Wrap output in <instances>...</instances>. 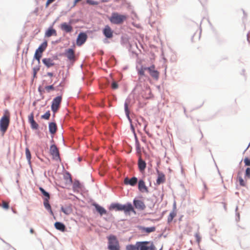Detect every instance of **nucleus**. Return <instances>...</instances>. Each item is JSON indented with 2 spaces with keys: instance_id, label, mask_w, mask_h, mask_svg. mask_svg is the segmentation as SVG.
Listing matches in <instances>:
<instances>
[{
  "instance_id": "f257e3e1",
  "label": "nucleus",
  "mask_w": 250,
  "mask_h": 250,
  "mask_svg": "<svg viewBox=\"0 0 250 250\" xmlns=\"http://www.w3.org/2000/svg\"><path fill=\"white\" fill-rule=\"evenodd\" d=\"M10 123V115L8 112L5 113L0 120V131L2 135L5 133Z\"/></svg>"
},
{
  "instance_id": "f03ea898",
  "label": "nucleus",
  "mask_w": 250,
  "mask_h": 250,
  "mask_svg": "<svg viewBox=\"0 0 250 250\" xmlns=\"http://www.w3.org/2000/svg\"><path fill=\"white\" fill-rule=\"evenodd\" d=\"M126 19V16L118 13H113L109 18L110 22L116 24L122 23Z\"/></svg>"
},
{
  "instance_id": "7ed1b4c3",
  "label": "nucleus",
  "mask_w": 250,
  "mask_h": 250,
  "mask_svg": "<svg viewBox=\"0 0 250 250\" xmlns=\"http://www.w3.org/2000/svg\"><path fill=\"white\" fill-rule=\"evenodd\" d=\"M109 250H120V247L119 242L114 235H110L108 237Z\"/></svg>"
},
{
  "instance_id": "20e7f679",
  "label": "nucleus",
  "mask_w": 250,
  "mask_h": 250,
  "mask_svg": "<svg viewBox=\"0 0 250 250\" xmlns=\"http://www.w3.org/2000/svg\"><path fill=\"white\" fill-rule=\"evenodd\" d=\"M139 250H156L154 245L149 241L140 242Z\"/></svg>"
},
{
  "instance_id": "39448f33",
  "label": "nucleus",
  "mask_w": 250,
  "mask_h": 250,
  "mask_svg": "<svg viewBox=\"0 0 250 250\" xmlns=\"http://www.w3.org/2000/svg\"><path fill=\"white\" fill-rule=\"evenodd\" d=\"M61 101V96H58L53 99L51 105V109L53 112L55 113L58 111L60 107Z\"/></svg>"
},
{
  "instance_id": "423d86ee",
  "label": "nucleus",
  "mask_w": 250,
  "mask_h": 250,
  "mask_svg": "<svg viewBox=\"0 0 250 250\" xmlns=\"http://www.w3.org/2000/svg\"><path fill=\"white\" fill-rule=\"evenodd\" d=\"M147 71L150 75L154 79L157 80L159 77V72L155 69V66L154 64L148 67Z\"/></svg>"
},
{
  "instance_id": "0eeeda50",
  "label": "nucleus",
  "mask_w": 250,
  "mask_h": 250,
  "mask_svg": "<svg viewBox=\"0 0 250 250\" xmlns=\"http://www.w3.org/2000/svg\"><path fill=\"white\" fill-rule=\"evenodd\" d=\"M121 211H123L125 214H129L130 212L136 213V211L130 203H128L125 205H122Z\"/></svg>"
},
{
  "instance_id": "6e6552de",
  "label": "nucleus",
  "mask_w": 250,
  "mask_h": 250,
  "mask_svg": "<svg viewBox=\"0 0 250 250\" xmlns=\"http://www.w3.org/2000/svg\"><path fill=\"white\" fill-rule=\"evenodd\" d=\"M50 153L52 156L53 159L56 160L60 159L59 151L56 145H52L51 146L50 148Z\"/></svg>"
},
{
  "instance_id": "1a4fd4ad",
  "label": "nucleus",
  "mask_w": 250,
  "mask_h": 250,
  "mask_svg": "<svg viewBox=\"0 0 250 250\" xmlns=\"http://www.w3.org/2000/svg\"><path fill=\"white\" fill-rule=\"evenodd\" d=\"M133 205L135 208L139 210H144L146 208V206L145 203L143 201L140 200L136 199H134Z\"/></svg>"
},
{
  "instance_id": "9d476101",
  "label": "nucleus",
  "mask_w": 250,
  "mask_h": 250,
  "mask_svg": "<svg viewBox=\"0 0 250 250\" xmlns=\"http://www.w3.org/2000/svg\"><path fill=\"white\" fill-rule=\"evenodd\" d=\"M87 35L84 33H81L79 34L76 41V43L78 46H81L86 41Z\"/></svg>"
},
{
  "instance_id": "9b49d317",
  "label": "nucleus",
  "mask_w": 250,
  "mask_h": 250,
  "mask_svg": "<svg viewBox=\"0 0 250 250\" xmlns=\"http://www.w3.org/2000/svg\"><path fill=\"white\" fill-rule=\"evenodd\" d=\"M28 121L31 125V127L32 129H37L39 128L38 124L35 122L34 119V114L31 113L28 116Z\"/></svg>"
},
{
  "instance_id": "f8f14e48",
  "label": "nucleus",
  "mask_w": 250,
  "mask_h": 250,
  "mask_svg": "<svg viewBox=\"0 0 250 250\" xmlns=\"http://www.w3.org/2000/svg\"><path fill=\"white\" fill-rule=\"evenodd\" d=\"M113 32L109 25H106L103 29V34L107 38L113 37Z\"/></svg>"
},
{
  "instance_id": "ddd939ff",
  "label": "nucleus",
  "mask_w": 250,
  "mask_h": 250,
  "mask_svg": "<svg viewBox=\"0 0 250 250\" xmlns=\"http://www.w3.org/2000/svg\"><path fill=\"white\" fill-rule=\"evenodd\" d=\"M65 55L69 60L75 61V52L72 49L69 48L66 50L65 52Z\"/></svg>"
},
{
  "instance_id": "4468645a",
  "label": "nucleus",
  "mask_w": 250,
  "mask_h": 250,
  "mask_svg": "<svg viewBox=\"0 0 250 250\" xmlns=\"http://www.w3.org/2000/svg\"><path fill=\"white\" fill-rule=\"evenodd\" d=\"M138 188L139 190L142 192H148V188L146 186L145 182L142 180H140L139 181Z\"/></svg>"
},
{
  "instance_id": "2eb2a0df",
  "label": "nucleus",
  "mask_w": 250,
  "mask_h": 250,
  "mask_svg": "<svg viewBox=\"0 0 250 250\" xmlns=\"http://www.w3.org/2000/svg\"><path fill=\"white\" fill-rule=\"evenodd\" d=\"M61 29L67 33H70L72 31L73 27L70 24L63 22L61 24Z\"/></svg>"
},
{
  "instance_id": "dca6fc26",
  "label": "nucleus",
  "mask_w": 250,
  "mask_h": 250,
  "mask_svg": "<svg viewBox=\"0 0 250 250\" xmlns=\"http://www.w3.org/2000/svg\"><path fill=\"white\" fill-rule=\"evenodd\" d=\"M138 179L136 177H133L130 179L125 178L124 180V183L125 185H130L131 186H134L137 183Z\"/></svg>"
},
{
  "instance_id": "f3484780",
  "label": "nucleus",
  "mask_w": 250,
  "mask_h": 250,
  "mask_svg": "<svg viewBox=\"0 0 250 250\" xmlns=\"http://www.w3.org/2000/svg\"><path fill=\"white\" fill-rule=\"evenodd\" d=\"M157 173L158 178L156 181V183L158 185H160V184L163 183L165 182V175L163 173L161 172L158 170L157 171Z\"/></svg>"
},
{
  "instance_id": "a211bd4d",
  "label": "nucleus",
  "mask_w": 250,
  "mask_h": 250,
  "mask_svg": "<svg viewBox=\"0 0 250 250\" xmlns=\"http://www.w3.org/2000/svg\"><path fill=\"white\" fill-rule=\"evenodd\" d=\"M52 36H57V32L55 29H53L51 27H49L47 29V30H46V31L45 33V36L46 37L49 38Z\"/></svg>"
},
{
  "instance_id": "6ab92c4d",
  "label": "nucleus",
  "mask_w": 250,
  "mask_h": 250,
  "mask_svg": "<svg viewBox=\"0 0 250 250\" xmlns=\"http://www.w3.org/2000/svg\"><path fill=\"white\" fill-rule=\"evenodd\" d=\"M138 167L141 172L144 171L146 167V162L143 161L141 157L138 161Z\"/></svg>"
},
{
  "instance_id": "aec40b11",
  "label": "nucleus",
  "mask_w": 250,
  "mask_h": 250,
  "mask_svg": "<svg viewBox=\"0 0 250 250\" xmlns=\"http://www.w3.org/2000/svg\"><path fill=\"white\" fill-rule=\"evenodd\" d=\"M55 228L61 231L64 232L66 228L65 225L62 223L57 222L54 224Z\"/></svg>"
},
{
  "instance_id": "412c9836",
  "label": "nucleus",
  "mask_w": 250,
  "mask_h": 250,
  "mask_svg": "<svg viewBox=\"0 0 250 250\" xmlns=\"http://www.w3.org/2000/svg\"><path fill=\"white\" fill-rule=\"evenodd\" d=\"M42 62L47 67H50L54 65V62L53 60L50 58H44L42 60Z\"/></svg>"
},
{
  "instance_id": "4be33fe9",
  "label": "nucleus",
  "mask_w": 250,
  "mask_h": 250,
  "mask_svg": "<svg viewBox=\"0 0 250 250\" xmlns=\"http://www.w3.org/2000/svg\"><path fill=\"white\" fill-rule=\"evenodd\" d=\"M96 210L101 215L105 214L106 213V210L98 204H95L93 205Z\"/></svg>"
},
{
  "instance_id": "5701e85b",
  "label": "nucleus",
  "mask_w": 250,
  "mask_h": 250,
  "mask_svg": "<svg viewBox=\"0 0 250 250\" xmlns=\"http://www.w3.org/2000/svg\"><path fill=\"white\" fill-rule=\"evenodd\" d=\"M140 242H137L135 245H128L126 246V250H139Z\"/></svg>"
},
{
  "instance_id": "b1692460",
  "label": "nucleus",
  "mask_w": 250,
  "mask_h": 250,
  "mask_svg": "<svg viewBox=\"0 0 250 250\" xmlns=\"http://www.w3.org/2000/svg\"><path fill=\"white\" fill-rule=\"evenodd\" d=\"M49 199H44V201H43V205H44L45 208L47 210H48L52 215H53V212L51 209V206L49 204Z\"/></svg>"
},
{
  "instance_id": "393cba45",
  "label": "nucleus",
  "mask_w": 250,
  "mask_h": 250,
  "mask_svg": "<svg viewBox=\"0 0 250 250\" xmlns=\"http://www.w3.org/2000/svg\"><path fill=\"white\" fill-rule=\"evenodd\" d=\"M122 204L119 203H113L111 204L109 209H114L116 211H121Z\"/></svg>"
},
{
  "instance_id": "a878e982",
  "label": "nucleus",
  "mask_w": 250,
  "mask_h": 250,
  "mask_svg": "<svg viewBox=\"0 0 250 250\" xmlns=\"http://www.w3.org/2000/svg\"><path fill=\"white\" fill-rule=\"evenodd\" d=\"M49 130L50 133L54 134L57 130V125L55 123L52 122L49 124Z\"/></svg>"
},
{
  "instance_id": "bb28decb",
  "label": "nucleus",
  "mask_w": 250,
  "mask_h": 250,
  "mask_svg": "<svg viewBox=\"0 0 250 250\" xmlns=\"http://www.w3.org/2000/svg\"><path fill=\"white\" fill-rule=\"evenodd\" d=\"M47 46V43L46 42H43L36 50V52L42 54V52L45 50Z\"/></svg>"
},
{
  "instance_id": "cd10ccee",
  "label": "nucleus",
  "mask_w": 250,
  "mask_h": 250,
  "mask_svg": "<svg viewBox=\"0 0 250 250\" xmlns=\"http://www.w3.org/2000/svg\"><path fill=\"white\" fill-rule=\"evenodd\" d=\"M148 67H144L141 66L140 67L137 68L138 74L140 76H145V72L147 70Z\"/></svg>"
},
{
  "instance_id": "c85d7f7f",
  "label": "nucleus",
  "mask_w": 250,
  "mask_h": 250,
  "mask_svg": "<svg viewBox=\"0 0 250 250\" xmlns=\"http://www.w3.org/2000/svg\"><path fill=\"white\" fill-rule=\"evenodd\" d=\"M144 231L147 233H149L152 232H154L156 230V228L155 227H149V228H144L143 229Z\"/></svg>"
},
{
  "instance_id": "c756f323",
  "label": "nucleus",
  "mask_w": 250,
  "mask_h": 250,
  "mask_svg": "<svg viewBox=\"0 0 250 250\" xmlns=\"http://www.w3.org/2000/svg\"><path fill=\"white\" fill-rule=\"evenodd\" d=\"M237 180L239 182L240 186L243 187L245 186L246 183L244 180L243 179L242 176L240 175L239 173L238 174Z\"/></svg>"
},
{
  "instance_id": "7c9ffc66",
  "label": "nucleus",
  "mask_w": 250,
  "mask_h": 250,
  "mask_svg": "<svg viewBox=\"0 0 250 250\" xmlns=\"http://www.w3.org/2000/svg\"><path fill=\"white\" fill-rule=\"evenodd\" d=\"M176 216V213L174 211L170 212L167 218V221L168 223L171 222L173 218Z\"/></svg>"
},
{
  "instance_id": "2f4dec72",
  "label": "nucleus",
  "mask_w": 250,
  "mask_h": 250,
  "mask_svg": "<svg viewBox=\"0 0 250 250\" xmlns=\"http://www.w3.org/2000/svg\"><path fill=\"white\" fill-rule=\"evenodd\" d=\"M0 206L3 209L7 210L9 208V202L2 201L1 204L0 205Z\"/></svg>"
},
{
  "instance_id": "473e14b6",
  "label": "nucleus",
  "mask_w": 250,
  "mask_h": 250,
  "mask_svg": "<svg viewBox=\"0 0 250 250\" xmlns=\"http://www.w3.org/2000/svg\"><path fill=\"white\" fill-rule=\"evenodd\" d=\"M39 189L42 194L46 197L45 199H50L49 194L46 192L42 188L40 187Z\"/></svg>"
},
{
  "instance_id": "72a5a7b5",
  "label": "nucleus",
  "mask_w": 250,
  "mask_h": 250,
  "mask_svg": "<svg viewBox=\"0 0 250 250\" xmlns=\"http://www.w3.org/2000/svg\"><path fill=\"white\" fill-rule=\"evenodd\" d=\"M25 155H26L27 159L28 160V161L29 162H30L31 158V156L30 151L28 148H26V149H25Z\"/></svg>"
},
{
  "instance_id": "f704fd0d",
  "label": "nucleus",
  "mask_w": 250,
  "mask_h": 250,
  "mask_svg": "<svg viewBox=\"0 0 250 250\" xmlns=\"http://www.w3.org/2000/svg\"><path fill=\"white\" fill-rule=\"evenodd\" d=\"M45 89L47 92H49L50 91H53L55 90V88L53 85L46 86L45 87Z\"/></svg>"
},
{
  "instance_id": "c9c22d12",
  "label": "nucleus",
  "mask_w": 250,
  "mask_h": 250,
  "mask_svg": "<svg viewBox=\"0 0 250 250\" xmlns=\"http://www.w3.org/2000/svg\"><path fill=\"white\" fill-rule=\"evenodd\" d=\"M50 116V112L48 111L46 112L44 115L42 116V118L45 120H48L49 119Z\"/></svg>"
},
{
  "instance_id": "e433bc0d",
  "label": "nucleus",
  "mask_w": 250,
  "mask_h": 250,
  "mask_svg": "<svg viewBox=\"0 0 250 250\" xmlns=\"http://www.w3.org/2000/svg\"><path fill=\"white\" fill-rule=\"evenodd\" d=\"M42 54H40V53H38L36 51L34 55V58L39 62L41 58L42 57Z\"/></svg>"
},
{
  "instance_id": "4c0bfd02",
  "label": "nucleus",
  "mask_w": 250,
  "mask_h": 250,
  "mask_svg": "<svg viewBox=\"0 0 250 250\" xmlns=\"http://www.w3.org/2000/svg\"><path fill=\"white\" fill-rule=\"evenodd\" d=\"M245 177L248 178H250V168L248 167L246 170Z\"/></svg>"
},
{
  "instance_id": "58836bf2",
  "label": "nucleus",
  "mask_w": 250,
  "mask_h": 250,
  "mask_svg": "<svg viewBox=\"0 0 250 250\" xmlns=\"http://www.w3.org/2000/svg\"><path fill=\"white\" fill-rule=\"evenodd\" d=\"M128 104L126 102L125 104V113L127 116L129 115V110H128Z\"/></svg>"
},
{
  "instance_id": "ea45409f",
  "label": "nucleus",
  "mask_w": 250,
  "mask_h": 250,
  "mask_svg": "<svg viewBox=\"0 0 250 250\" xmlns=\"http://www.w3.org/2000/svg\"><path fill=\"white\" fill-rule=\"evenodd\" d=\"M244 161L246 166H250V159L249 158H248V157L245 158L244 159Z\"/></svg>"
},
{
  "instance_id": "a19ab883",
  "label": "nucleus",
  "mask_w": 250,
  "mask_h": 250,
  "mask_svg": "<svg viewBox=\"0 0 250 250\" xmlns=\"http://www.w3.org/2000/svg\"><path fill=\"white\" fill-rule=\"evenodd\" d=\"M61 210L65 214L68 215L70 213V210L69 209H65V208H63V207H62L61 208Z\"/></svg>"
},
{
  "instance_id": "79ce46f5",
  "label": "nucleus",
  "mask_w": 250,
  "mask_h": 250,
  "mask_svg": "<svg viewBox=\"0 0 250 250\" xmlns=\"http://www.w3.org/2000/svg\"><path fill=\"white\" fill-rule=\"evenodd\" d=\"M195 238H196V239L197 242L198 243H200V241H201V237H200V236L199 234V233H196V234H195Z\"/></svg>"
},
{
  "instance_id": "37998d69",
  "label": "nucleus",
  "mask_w": 250,
  "mask_h": 250,
  "mask_svg": "<svg viewBox=\"0 0 250 250\" xmlns=\"http://www.w3.org/2000/svg\"><path fill=\"white\" fill-rule=\"evenodd\" d=\"M111 87H112V89H116L118 88V85L116 82H113L112 83Z\"/></svg>"
},
{
  "instance_id": "c03bdc74",
  "label": "nucleus",
  "mask_w": 250,
  "mask_h": 250,
  "mask_svg": "<svg viewBox=\"0 0 250 250\" xmlns=\"http://www.w3.org/2000/svg\"><path fill=\"white\" fill-rule=\"evenodd\" d=\"M55 0H47L46 3V6L47 7L50 3L53 2Z\"/></svg>"
},
{
  "instance_id": "a18cd8bd",
  "label": "nucleus",
  "mask_w": 250,
  "mask_h": 250,
  "mask_svg": "<svg viewBox=\"0 0 250 250\" xmlns=\"http://www.w3.org/2000/svg\"><path fill=\"white\" fill-rule=\"evenodd\" d=\"M146 126H147V125H145V126H144V130H145V131L146 133L147 134V135H148L149 137H151L152 136V135H151L150 133H149L148 132V131H146Z\"/></svg>"
},
{
  "instance_id": "49530a36",
  "label": "nucleus",
  "mask_w": 250,
  "mask_h": 250,
  "mask_svg": "<svg viewBox=\"0 0 250 250\" xmlns=\"http://www.w3.org/2000/svg\"><path fill=\"white\" fill-rule=\"evenodd\" d=\"M87 3H90L91 4H94L95 3L94 2V1H92V0H87Z\"/></svg>"
},
{
  "instance_id": "de8ad7c7",
  "label": "nucleus",
  "mask_w": 250,
  "mask_h": 250,
  "mask_svg": "<svg viewBox=\"0 0 250 250\" xmlns=\"http://www.w3.org/2000/svg\"><path fill=\"white\" fill-rule=\"evenodd\" d=\"M47 75L50 77H52L53 76V74L51 72H48L47 73Z\"/></svg>"
},
{
  "instance_id": "09e8293b",
  "label": "nucleus",
  "mask_w": 250,
  "mask_h": 250,
  "mask_svg": "<svg viewBox=\"0 0 250 250\" xmlns=\"http://www.w3.org/2000/svg\"><path fill=\"white\" fill-rule=\"evenodd\" d=\"M30 232L31 233H34V229L32 228H31L30 229Z\"/></svg>"
},
{
  "instance_id": "8fccbe9b",
  "label": "nucleus",
  "mask_w": 250,
  "mask_h": 250,
  "mask_svg": "<svg viewBox=\"0 0 250 250\" xmlns=\"http://www.w3.org/2000/svg\"><path fill=\"white\" fill-rule=\"evenodd\" d=\"M81 0H74V3L76 4L77 3V2H78L79 1H81Z\"/></svg>"
},
{
  "instance_id": "3c124183",
  "label": "nucleus",
  "mask_w": 250,
  "mask_h": 250,
  "mask_svg": "<svg viewBox=\"0 0 250 250\" xmlns=\"http://www.w3.org/2000/svg\"><path fill=\"white\" fill-rule=\"evenodd\" d=\"M250 33L248 35V40L250 41Z\"/></svg>"
},
{
  "instance_id": "603ef678",
  "label": "nucleus",
  "mask_w": 250,
  "mask_h": 250,
  "mask_svg": "<svg viewBox=\"0 0 250 250\" xmlns=\"http://www.w3.org/2000/svg\"><path fill=\"white\" fill-rule=\"evenodd\" d=\"M36 75V72L35 71L34 73V77H35Z\"/></svg>"
},
{
  "instance_id": "864d4df0",
  "label": "nucleus",
  "mask_w": 250,
  "mask_h": 250,
  "mask_svg": "<svg viewBox=\"0 0 250 250\" xmlns=\"http://www.w3.org/2000/svg\"><path fill=\"white\" fill-rule=\"evenodd\" d=\"M249 147V146L247 147L246 149L245 150H246L247 149H248V147Z\"/></svg>"
}]
</instances>
